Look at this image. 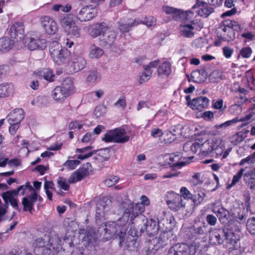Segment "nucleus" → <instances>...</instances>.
Here are the masks:
<instances>
[{
    "mask_svg": "<svg viewBox=\"0 0 255 255\" xmlns=\"http://www.w3.org/2000/svg\"><path fill=\"white\" fill-rule=\"evenodd\" d=\"M61 240L57 235L49 237L45 235L42 238L36 239L35 241V247L39 250L46 247H52L53 250H56L59 255H71L74 250L72 248L74 244L71 239L66 238L62 244Z\"/></svg>",
    "mask_w": 255,
    "mask_h": 255,
    "instance_id": "1",
    "label": "nucleus"
},
{
    "mask_svg": "<svg viewBox=\"0 0 255 255\" xmlns=\"http://www.w3.org/2000/svg\"><path fill=\"white\" fill-rule=\"evenodd\" d=\"M238 241V237L234 229L224 226L222 229H215L212 232L210 242L214 245H222L230 249L236 248V244Z\"/></svg>",
    "mask_w": 255,
    "mask_h": 255,
    "instance_id": "2",
    "label": "nucleus"
},
{
    "mask_svg": "<svg viewBox=\"0 0 255 255\" xmlns=\"http://www.w3.org/2000/svg\"><path fill=\"white\" fill-rule=\"evenodd\" d=\"M126 219L124 220L123 218L120 219L116 222L106 223L104 225H101L98 230L100 234L105 236L107 238H117L119 237L120 246L125 241V237L127 231Z\"/></svg>",
    "mask_w": 255,
    "mask_h": 255,
    "instance_id": "3",
    "label": "nucleus"
},
{
    "mask_svg": "<svg viewBox=\"0 0 255 255\" xmlns=\"http://www.w3.org/2000/svg\"><path fill=\"white\" fill-rule=\"evenodd\" d=\"M120 208L123 213V219L133 224V220L144 211V206L141 203L134 204L129 200L123 201Z\"/></svg>",
    "mask_w": 255,
    "mask_h": 255,
    "instance_id": "4",
    "label": "nucleus"
},
{
    "mask_svg": "<svg viewBox=\"0 0 255 255\" xmlns=\"http://www.w3.org/2000/svg\"><path fill=\"white\" fill-rule=\"evenodd\" d=\"M200 146L205 154H214V151L219 150V144L217 142V140L215 141L212 139L207 140L201 145L197 142H187L184 144L183 150L186 152L195 153L197 148Z\"/></svg>",
    "mask_w": 255,
    "mask_h": 255,
    "instance_id": "5",
    "label": "nucleus"
},
{
    "mask_svg": "<svg viewBox=\"0 0 255 255\" xmlns=\"http://www.w3.org/2000/svg\"><path fill=\"white\" fill-rule=\"evenodd\" d=\"M49 52L53 61L58 65L65 63L70 55V52L61 44L54 41L50 44Z\"/></svg>",
    "mask_w": 255,
    "mask_h": 255,
    "instance_id": "6",
    "label": "nucleus"
},
{
    "mask_svg": "<svg viewBox=\"0 0 255 255\" xmlns=\"http://www.w3.org/2000/svg\"><path fill=\"white\" fill-rule=\"evenodd\" d=\"M75 92L72 79H65L62 86H57L52 92V97L56 101H63L66 98L73 94Z\"/></svg>",
    "mask_w": 255,
    "mask_h": 255,
    "instance_id": "7",
    "label": "nucleus"
},
{
    "mask_svg": "<svg viewBox=\"0 0 255 255\" xmlns=\"http://www.w3.org/2000/svg\"><path fill=\"white\" fill-rule=\"evenodd\" d=\"M129 136L126 134L125 129L120 128L107 132L102 138V140L106 142H114L123 143L129 140Z\"/></svg>",
    "mask_w": 255,
    "mask_h": 255,
    "instance_id": "8",
    "label": "nucleus"
},
{
    "mask_svg": "<svg viewBox=\"0 0 255 255\" xmlns=\"http://www.w3.org/2000/svg\"><path fill=\"white\" fill-rule=\"evenodd\" d=\"M87 171L86 169L77 170L71 175L67 181L66 178L60 177L57 180L58 187L64 190H68L70 183H74L81 180L87 175Z\"/></svg>",
    "mask_w": 255,
    "mask_h": 255,
    "instance_id": "9",
    "label": "nucleus"
},
{
    "mask_svg": "<svg viewBox=\"0 0 255 255\" xmlns=\"http://www.w3.org/2000/svg\"><path fill=\"white\" fill-rule=\"evenodd\" d=\"M23 42L28 49L30 50H42L47 47L46 40L37 35L30 37H25L23 39Z\"/></svg>",
    "mask_w": 255,
    "mask_h": 255,
    "instance_id": "10",
    "label": "nucleus"
},
{
    "mask_svg": "<svg viewBox=\"0 0 255 255\" xmlns=\"http://www.w3.org/2000/svg\"><path fill=\"white\" fill-rule=\"evenodd\" d=\"M74 14L76 15L77 19L81 22H86L96 16L97 11L95 7L86 5L84 6L78 12L76 10Z\"/></svg>",
    "mask_w": 255,
    "mask_h": 255,
    "instance_id": "11",
    "label": "nucleus"
},
{
    "mask_svg": "<svg viewBox=\"0 0 255 255\" xmlns=\"http://www.w3.org/2000/svg\"><path fill=\"white\" fill-rule=\"evenodd\" d=\"M141 220L142 225H140V232H145L149 236H154L158 233L159 226L155 220L152 219L148 220L144 217H142Z\"/></svg>",
    "mask_w": 255,
    "mask_h": 255,
    "instance_id": "12",
    "label": "nucleus"
},
{
    "mask_svg": "<svg viewBox=\"0 0 255 255\" xmlns=\"http://www.w3.org/2000/svg\"><path fill=\"white\" fill-rule=\"evenodd\" d=\"M213 211L216 214L220 222L223 224L224 226H228L230 228H235L234 224V221L232 220L229 211L223 207H221L218 210L214 209Z\"/></svg>",
    "mask_w": 255,
    "mask_h": 255,
    "instance_id": "13",
    "label": "nucleus"
},
{
    "mask_svg": "<svg viewBox=\"0 0 255 255\" xmlns=\"http://www.w3.org/2000/svg\"><path fill=\"white\" fill-rule=\"evenodd\" d=\"M173 252V255H195V250L192 246L182 243L178 244L173 246L169 251L170 253Z\"/></svg>",
    "mask_w": 255,
    "mask_h": 255,
    "instance_id": "14",
    "label": "nucleus"
},
{
    "mask_svg": "<svg viewBox=\"0 0 255 255\" xmlns=\"http://www.w3.org/2000/svg\"><path fill=\"white\" fill-rule=\"evenodd\" d=\"M111 205V201L108 199H103L97 204L95 215L97 221L105 218L106 213L110 211Z\"/></svg>",
    "mask_w": 255,
    "mask_h": 255,
    "instance_id": "15",
    "label": "nucleus"
},
{
    "mask_svg": "<svg viewBox=\"0 0 255 255\" xmlns=\"http://www.w3.org/2000/svg\"><path fill=\"white\" fill-rule=\"evenodd\" d=\"M117 37L114 30H109L105 34L99 37L100 45L106 48H111L115 43Z\"/></svg>",
    "mask_w": 255,
    "mask_h": 255,
    "instance_id": "16",
    "label": "nucleus"
},
{
    "mask_svg": "<svg viewBox=\"0 0 255 255\" xmlns=\"http://www.w3.org/2000/svg\"><path fill=\"white\" fill-rule=\"evenodd\" d=\"M41 26L45 32L49 34L55 33L57 30L56 23L49 16H45L41 17Z\"/></svg>",
    "mask_w": 255,
    "mask_h": 255,
    "instance_id": "17",
    "label": "nucleus"
},
{
    "mask_svg": "<svg viewBox=\"0 0 255 255\" xmlns=\"http://www.w3.org/2000/svg\"><path fill=\"white\" fill-rule=\"evenodd\" d=\"M71 67L73 68L74 72H77L83 69L86 65V61L81 55L74 54L71 57Z\"/></svg>",
    "mask_w": 255,
    "mask_h": 255,
    "instance_id": "18",
    "label": "nucleus"
},
{
    "mask_svg": "<svg viewBox=\"0 0 255 255\" xmlns=\"http://www.w3.org/2000/svg\"><path fill=\"white\" fill-rule=\"evenodd\" d=\"M24 112L22 109H16L8 115L7 121L9 124H20L21 121L24 119Z\"/></svg>",
    "mask_w": 255,
    "mask_h": 255,
    "instance_id": "19",
    "label": "nucleus"
},
{
    "mask_svg": "<svg viewBox=\"0 0 255 255\" xmlns=\"http://www.w3.org/2000/svg\"><path fill=\"white\" fill-rule=\"evenodd\" d=\"M209 100L206 97H198L192 100L191 108L193 110L202 111L207 107Z\"/></svg>",
    "mask_w": 255,
    "mask_h": 255,
    "instance_id": "20",
    "label": "nucleus"
},
{
    "mask_svg": "<svg viewBox=\"0 0 255 255\" xmlns=\"http://www.w3.org/2000/svg\"><path fill=\"white\" fill-rule=\"evenodd\" d=\"M110 27L105 22H100L95 24L94 28L91 31V34L93 37H97L98 36H102L105 34L109 30Z\"/></svg>",
    "mask_w": 255,
    "mask_h": 255,
    "instance_id": "21",
    "label": "nucleus"
},
{
    "mask_svg": "<svg viewBox=\"0 0 255 255\" xmlns=\"http://www.w3.org/2000/svg\"><path fill=\"white\" fill-rule=\"evenodd\" d=\"M38 194L36 192L32 193L27 197H23L22 200V204L23 206V211H29L31 212L33 208L34 203L37 201Z\"/></svg>",
    "mask_w": 255,
    "mask_h": 255,
    "instance_id": "22",
    "label": "nucleus"
},
{
    "mask_svg": "<svg viewBox=\"0 0 255 255\" xmlns=\"http://www.w3.org/2000/svg\"><path fill=\"white\" fill-rule=\"evenodd\" d=\"M173 199L168 200L167 204L169 208L174 211H177L181 208H184V205L182 203V198L180 195L173 194Z\"/></svg>",
    "mask_w": 255,
    "mask_h": 255,
    "instance_id": "23",
    "label": "nucleus"
},
{
    "mask_svg": "<svg viewBox=\"0 0 255 255\" xmlns=\"http://www.w3.org/2000/svg\"><path fill=\"white\" fill-rule=\"evenodd\" d=\"M192 81L197 83H203L208 77V74L205 69L193 71L191 74Z\"/></svg>",
    "mask_w": 255,
    "mask_h": 255,
    "instance_id": "24",
    "label": "nucleus"
},
{
    "mask_svg": "<svg viewBox=\"0 0 255 255\" xmlns=\"http://www.w3.org/2000/svg\"><path fill=\"white\" fill-rule=\"evenodd\" d=\"M24 34V28L22 23L16 22L10 28V35L11 38L19 37L21 39Z\"/></svg>",
    "mask_w": 255,
    "mask_h": 255,
    "instance_id": "25",
    "label": "nucleus"
},
{
    "mask_svg": "<svg viewBox=\"0 0 255 255\" xmlns=\"http://www.w3.org/2000/svg\"><path fill=\"white\" fill-rule=\"evenodd\" d=\"M218 31H221L224 33L223 34L224 37H221V38L224 40H233L236 38V33L234 31L233 29L231 28L225 27L221 23L220 24V25L218 28Z\"/></svg>",
    "mask_w": 255,
    "mask_h": 255,
    "instance_id": "26",
    "label": "nucleus"
},
{
    "mask_svg": "<svg viewBox=\"0 0 255 255\" xmlns=\"http://www.w3.org/2000/svg\"><path fill=\"white\" fill-rule=\"evenodd\" d=\"M196 24L195 21L193 20L191 24L181 25L180 26L181 34L185 37L191 38L193 37L194 33L193 30L195 28V25Z\"/></svg>",
    "mask_w": 255,
    "mask_h": 255,
    "instance_id": "27",
    "label": "nucleus"
},
{
    "mask_svg": "<svg viewBox=\"0 0 255 255\" xmlns=\"http://www.w3.org/2000/svg\"><path fill=\"white\" fill-rule=\"evenodd\" d=\"M252 117V115L249 114L243 118L241 119H239L238 117H236L231 120L228 121L220 125H217L215 126V128L217 129L221 128H226L238 122L248 121L251 119Z\"/></svg>",
    "mask_w": 255,
    "mask_h": 255,
    "instance_id": "28",
    "label": "nucleus"
},
{
    "mask_svg": "<svg viewBox=\"0 0 255 255\" xmlns=\"http://www.w3.org/2000/svg\"><path fill=\"white\" fill-rule=\"evenodd\" d=\"M206 196L205 189L203 188H198L196 191H195L194 195H192V199L196 205L200 204Z\"/></svg>",
    "mask_w": 255,
    "mask_h": 255,
    "instance_id": "29",
    "label": "nucleus"
},
{
    "mask_svg": "<svg viewBox=\"0 0 255 255\" xmlns=\"http://www.w3.org/2000/svg\"><path fill=\"white\" fill-rule=\"evenodd\" d=\"M36 75H38L39 78H43L49 82L54 81L55 77L52 71L48 68L43 69L42 70L37 73Z\"/></svg>",
    "mask_w": 255,
    "mask_h": 255,
    "instance_id": "30",
    "label": "nucleus"
},
{
    "mask_svg": "<svg viewBox=\"0 0 255 255\" xmlns=\"http://www.w3.org/2000/svg\"><path fill=\"white\" fill-rule=\"evenodd\" d=\"M110 150L108 148H102L99 150H92V151L89 152L85 154H80L78 156V159L83 160L86 159L89 157L92 156L94 154H98L101 155H107V156H109Z\"/></svg>",
    "mask_w": 255,
    "mask_h": 255,
    "instance_id": "31",
    "label": "nucleus"
},
{
    "mask_svg": "<svg viewBox=\"0 0 255 255\" xmlns=\"http://www.w3.org/2000/svg\"><path fill=\"white\" fill-rule=\"evenodd\" d=\"M194 234L196 236H201L206 234L209 231L208 226L205 223L200 225L195 224L193 226Z\"/></svg>",
    "mask_w": 255,
    "mask_h": 255,
    "instance_id": "32",
    "label": "nucleus"
},
{
    "mask_svg": "<svg viewBox=\"0 0 255 255\" xmlns=\"http://www.w3.org/2000/svg\"><path fill=\"white\" fill-rule=\"evenodd\" d=\"M101 75L97 70L94 69L88 72L86 81L88 83H96L101 80Z\"/></svg>",
    "mask_w": 255,
    "mask_h": 255,
    "instance_id": "33",
    "label": "nucleus"
},
{
    "mask_svg": "<svg viewBox=\"0 0 255 255\" xmlns=\"http://www.w3.org/2000/svg\"><path fill=\"white\" fill-rule=\"evenodd\" d=\"M75 23V22L73 19V16L70 15H66L63 17L61 18L60 20V23L64 29V31Z\"/></svg>",
    "mask_w": 255,
    "mask_h": 255,
    "instance_id": "34",
    "label": "nucleus"
},
{
    "mask_svg": "<svg viewBox=\"0 0 255 255\" xmlns=\"http://www.w3.org/2000/svg\"><path fill=\"white\" fill-rule=\"evenodd\" d=\"M169 159V164L173 167L180 168L186 164L185 162L179 161L180 157L178 155H170Z\"/></svg>",
    "mask_w": 255,
    "mask_h": 255,
    "instance_id": "35",
    "label": "nucleus"
},
{
    "mask_svg": "<svg viewBox=\"0 0 255 255\" xmlns=\"http://www.w3.org/2000/svg\"><path fill=\"white\" fill-rule=\"evenodd\" d=\"M171 64L168 61L164 62L158 68V74L168 76L171 73Z\"/></svg>",
    "mask_w": 255,
    "mask_h": 255,
    "instance_id": "36",
    "label": "nucleus"
},
{
    "mask_svg": "<svg viewBox=\"0 0 255 255\" xmlns=\"http://www.w3.org/2000/svg\"><path fill=\"white\" fill-rule=\"evenodd\" d=\"M12 87L8 84L0 85V97L8 96L12 93Z\"/></svg>",
    "mask_w": 255,
    "mask_h": 255,
    "instance_id": "37",
    "label": "nucleus"
},
{
    "mask_svg": "<svg viewBox=\"0 0 255 255\" xmlns=\"http://www.w3.org/2000/svg\"><path fill=\"white\" fill-rule=\"evenodd\" d=\"M90 49V57L91 58H98L104 53L103 50L101 48L95 45H92Z\"/></svg>",
    "mask_w": 255,
    "mask_h": 255,
    "instance_id": "38",
    "label": "nucleus"
},
{
    "mask_svg": "<svg viewBox=\"0 0 255 255\" xmlns=\"http://www.w3.org/2000/svg\"><path fill=\"white\" fill-rule=\"evenodd\" d=\"M138 22L136 20L132 21L131 23H121L119 26L120 31L124 33L125 32H128L131 28V27L136 26L138 24Z\"/></svg>",
    "mask_w": 255,
    "mask_h": 255,
    "instance_id": "39",
    "label": "nucleus"
},
{
    "mask_svg": "<svg viewBox=\"0 0 255 255\" xmlns=\"http://www.w3.org/2000/svg\"><path fill=\"white\" fill-rule=\"evenodd\" d=\"M65 32L67 33V35L75 37H79L80 35V29L77 26L76 23L73 24L68 29H66Z\"/></svg>",
    "mask_w": 255,
    "mask_h": 255,
    "instance_id": "40",
    "label": "nucleus"
},
{
    "mask_svg": "<svg viewBox=\"0 0 255 255\" xmlns=\"http://www.w3.org/2000/svg\"><path fill=\"white\" fill-rule=\"evenodd\" d=\"M76 253L77 255H88L89 254V249L84 241L79 243L78 247L76 250Z\"/></svg>",
    "mask_w": 255,
    "mask_h": 255,
    "instance_id": "41",
    "label": "nucleus"
},
{
    "mask_svg": "<svg viewBox=\"0 0 255 255\" xmlns=\"http://www.w3.org/2000/svg\"><path fill=\"white\" fill-rule=\"evenodd\" d=\"M213 12L214 8L207 5L206 6L201 7L198 11V13L200 16L206 18Z\"/></svg>",
    "mask_w": 255,
    "mask_h": 255,
    "instance_id": "42",
    "label": "nucleus"
},
{
    "mask_svg": "<svg viewBox=\"0 0 255 255\" xmlns=\"http://www.w3.org/2000/svg\"><path fill=\"white\" fill-rule=\"evenodd\" d=\"M246 137L247 136L244 135L242 132H238L231 137V142L233 144L237 145L243 141Z\"/></svg>",
    "mask_w": 255,
    "mask_h": 255,
    "instance_id": "43",
    "label": "nucleus"
},
{
    "mask_svg": "<svg viewBox=\"0 0 255 255\" xmlns=\"http://www.w3.org/2000/svg\"><path fill=\"white\" fill-rule=\"evenodd\" d=\"M119 180V178L116 176L109 175L104 180V183L108 187L114 185Z\"/></svg>",
    "mask_w": 255,
    "mask_h": 255,
    "instance_id": "44",
    "label": "nucleus"
},
{
    "mask_svg": "<svg viewBox=\"0 0 255 255\" xmlns=\"http://www.w3.org/2000/svg\"><path fill=\"white\" fill-rule=\"evenodd\" d=\"M2 197L6 202H7L8 200L10 202L11 205L12 206L13 208H15L18 211H20V209L18 205L17 199L14 198L11 195H9L8 196H7V198H6L4 196Z\"/></svg>",
    "mask_w": 255,
    "mask_h": 255,
    "instance_id": "45",
    "label": "nucleus"
},
{
    "mask_svg": "<svg viewBox=\"0 0 255 255\" xmlns=\"http://www.w3.org/2000/svg\"><path fill=\"white\" fill-rule=\"evenodd\" d=\"M247 228L251 234L255 235V217H252L248 220Z\"/></svg>",
    "mask_w": 255,
    "mask_h": 255,
    "instance_id": "46",
    "label": "nucleus"
},
{
    "mask_svg": "<svg viewBox=\"0 0 255 255\" xmlns=\"http://www.w3.org/2000/svg\"><path fill=\"white\" fill-rule=\"evenodd\" d=\"M173 19L177 21L180 20H188L189 18L187 17V14L186 11L178 9L176 15L173 16Z\"/></svg>",
    "mask_w": 255,
    "mask_h": 255,
    "instance_id": "47",
    "label": "nucleus"
},
{
    "mask_svg": "<svg viewBox=\"0 0 255 255\" xmlns=\"http://www.w3.org/2000/svg\"><path fill=\"white\" fill-rule=\"evenodd\" d=\"M127 246L129 251L133 252L135 254H137L138 244L135 240H131L130 242H128Z\"/></svg>",
    "mask_w": 255,
    "mask_h": 255,
    "instance_id": "48",
    "label": "nucleus"
},
{
    "mask_svg": "<svg viewBox=\"0 0 255 255\" xmlns=\"http://www.w3.org/2000/svg\"><path fill=\"white\" fill-rule=\"evenodd\" d=\"M146 73H142L140 75L139 82L140 84H142L144 82L147 81L150 78L152 75V72L151 70H145Z\"/></svg>",
    "mask_w": 255,
    "mask_h": 255,
    "instance_id": "49",
    "label": "nucleus"
},
{
    "mask_svg": "<svg viewBox=\"0 0 255 255\" xmlns=\"http://www.w3.org/2000/svg\"><path fill=\"white\" fill-rule=\"evenodd\" d=\"M255 162V151L247 157L242 159L239 163L240 165H243L246 163H254Z\"/></svg>",
    "mask_w": 255,
    "mask_h": 255,
    "instance_id": "50",
    "label": "nucleus"
},
{
    "mask_svg": "<svg viewBox=\"0 0 255 255\" xmlns=\"http://www.w3.org/2000/svg\"><path fill=\"white\" fill-rule=\"evenodd\" d=\"M244 171L245 169L242 168L236 175L234 176L232 183L231 184V186H233L235 185L241 178L242 176H244Z\"/></svg>",
    "mask_w": 255,
    "mask_h": 255,
    "instance_id": "51",
    "label": "nucleus"
},
{
    "mask_svg": "<svg viewBox=\"0 0 255 255\" xmlns=\"http://www.w3.org/2000/svg\"><path fill=\"white\" fill-rule=\"evenodd\" d=\"M209 78L211 82H216L221 79V73L219 71H213L210 75Z\"/></svg>",
    "mask_w": 255,
    "mask_h": 255,
    "instance_id": "52",
    "label": "nucleus"
},
{
    "mask_svg": "<svg viewBox=\"0 0 255 255\" xmlns=\"http://www.w3.org/2000/svg\"><path fill=\"white\" fill-rule=\"evenodd\" d=\"M229 110L232 114L239 115L242 112V107L239 104H234L229 108Z\"/></svg>",
    "mask_w": 255,
    "mask_h": 255,
    "instance_id": "53",
    "label": "nucleus"
},
{
    "mask_svg": "<svg viewBox=\"0 0 255 255\" xmlns=\"http://www.w3.org/2000/svg\"><path fill=\"white\" fill-rule=\"evenodd\" d=\"M79 163L80 161L78 160H67L64 165L70 169H74Z\"/></svg>",
    "mask_w": 255,
    "mask_h": 255,
    "instance_id": "54",
    "label": "nucleus"
},
{
    "mask_svg": "<svg viewBox=\"0 0 255 255\" xmlns=\"http://www.w3.org/2000/svg\"><path fill=\"white\" fill-rule=\"evenodd\" d=\"M244 198L245 203L246 207L247 210L250 208L251 206V195L249 190H245L244 193Z\"/></svg>",
    "mask_w": 255,
    "mask_h": 255,
    "instance_id": "55",
    "label": "nucleus"
},
{
    "mask_svg": "<svg viewBox=\"0 0 255 255\" xmlns=\"http://www.w3.org/2000/svg\"><path fill=\"white\" fill-rule=\"evenodd\" d=\"M142 23L146 25L148 27H152L156 24V19L153 16H149L142 21Z\"/></svg>",
    "mask_w": 255,
    "mask_h": 255,
    "instance_id": "56",
    "label": "nucleus"
},
{
    "mask_svg": "<svg viewBox=\"0 0 255 255\" xmlns=\"http://www.w3.org/2000/svg\"><path fill=\"white\" fill-rule=\"evenodd\" d=\"M80 4L84 6H90L94 7L97 4L98 0H80Z\"/></svg>",
    "mask_w": 255,
    "mask_h": 255,
    "instance_id": "57",
    "label": "nucleus"
},
{
    "mask_svg": "<svg viewBox=\"0 0 255 255\" xmlns=\"http://www.w3.org/2000/svg\"><path fill=\"white\" fill-rule=\"evenodd\" d=\"M105 109V107L101 105L97 106L94 110V114L97 117H100L103 115L104 113V111Z\"/></svg>",
    "mask_w": 255,
    "mask_h": 255,
    "instance_id": "58",
    "label": "nucleus"
},
{
    "mask_svg": "<svg viewBox=\"0 0 255 255\" xmlns=\"http://www.w3.org/2000/svg\"><path fill=\"white\" fill-rule=\"evenodd\" d=\"M252 52V50L250 47H246L242 49L240 51V54L243 58H249Z\"/></svg>",
    "mask_w": 255,
    "mask_h": 255,
    "instance_id": "59",
    "label": "nucleus"
},
{
    "mask_svg": "<svg viewBox=\"0 0 255 255\" xmlns=\"http://www.w3.org/2000/svg\"><path fill=\"white\" fill-rule=\"evenodd\" d=\"M176 130L174 129L173 131H169L167 132L166 135L167 139H165L167 141L171 142L175 140L176 138Z\"/></svg>",
    "mask_w": 255,
    "mask_h": 255,
    "instance_id": "60",
    "label": "nucleus"
},
{
    "mask_svg": "<svg viewBox=\"0 0 255 255\" xmlns=\"http://www.w3.org/2000/svg\"><path fill=\"white\" fill-rule=\"evenodd\" d=\"M217 218L213 215L210 214L206 216V221L208 224L211 226L215 225L217 223Z\"/></svg>",
    "mask_w": 255,
    "mask_h": 255,
    "instance_id": "61",
    "label": "nucleus"
},
{
    "mask_svg": "<svg viewBox=\"0 0 255 255\" xmlns=\"http://www.w3.org/2000/svg\"><path fill=\"white\" fill-rule=\"evenodd\" d=\"M180 193L184 198L192 199V194L187 190L186 187H181L180 189Z\"/></svg>",
    "mask_w": 255,
    "mask_h": 255,
    "instance_id": "62",
    "label": "nucleus"
},
{
    "mask_svg": "<svg viewBox=\"0 0 255 255\" xmlns=\"http://www.w3.org/2000/svg\"><path fill=\"white\" fill-rule=\"evenodd\" d=\"M223 51L224 56L227 58H229L231 57L233 53V49L229 47L225 46L223 48Z\"/></svg>",
    "mask_w": 255,
    "mask_h": 255,
    "instance_id": "63",
    "label": "nucleus"
},
{
    "mask_svg": "<svg viewBox=\"0 0 255 255\" xmlns=\"http://www.w3.org/2000/svg\"><path fill=\"white\" fill-rule=\"evenodd\" d=\"M86 235L88 240L90 241L95 240L97 238L96 233L92 229L87 231Z\"/></svg>",
    "mask_w": 255,
    "mask_h": 255,
    "instance_id": "64",
    "label": "nucleus"
}]
</instances>
